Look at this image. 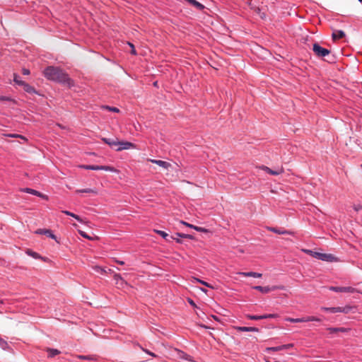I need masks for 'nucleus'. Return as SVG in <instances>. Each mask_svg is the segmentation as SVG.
<instances>
[{"instance_id": "nucleus-1", "label": "nucleus", "mask_w": 362, "mask_h": 362, "mask_svg": "<svg viewBox=\"0 0 362 362\" xmlns=\"http://www.w3.org/2000/svg\"><path fill=\"white\" fill-rule=\"evenodd\" d=\"M44 75L48 80L57 81L61 83L71 85V81L68 74L61 69L55 66H48L44 70Z\"/></svg>"}, {"instance_id": "nucleus-2", "label": "nucleus", "mask_w": 362, "mask_h": 362, "mask_svg": "<svg viewBox=\"0 0 362 362\" xmlns=\"http://www.w3.org/2000/svg\"><path fill=\"white\" fill-rule=\"evenodd\" d=\"M313 51L318 57H325L329 56L330 51L328 49L321 47L318 43L313 44Z\"/></svg>"}, {"instance_id": "nucleus-3", "label": "nucleus", "mask_w": 362, "mask_h": 362, "mask_svg": "<svg viewBox=\"0 0 362 362\" xmlns=\"http://www.w3.org/2000/svg\"><path fill=\"white\" fill-rule=\"evenodd\" d=\"M313 257L327 262H333L337 261V258L332 254L321 253L318 252L313 253Z\"/></svg>"}, {"instance_id": "nucleus-4", "label": "nucleus", "mask_w": 362, "mask_h": 362, "mask_svg": "<svg viewBox=\"0 0 362 362\" xmlns=\"http://www.w3.org/2000/svg\"><path fill=\"white\" fill-rule=\"evenodd\" d=\"M253 289L260 291L262 293H267L270 291L275 290H283L284 288V286H255L252 287Z\"/></svg>"}, {"instance_id": "nucleus-5", "label": "nucleus", "mask_w": 362, "mask_h": 362, "mask_svg": "<svg viewBox=\"0 0 362 362\" xmlns=\"http://www.w3.org/2000/svg\"><path fill=\"white\" fill-rule=\"evenodd\" d=\"M136 146L134 144L129 141H119V147L116 148L117 151H121L122 150H127L130 148H136Z\"/></svg>"}, {"instance_id": "nucleus-6", "label": "nucleus", "mask_w": 362, "mask_h": 362, "mask_svg": "<svg viewBox=\"0 0 362 362\" xmlns=\"http://www.w3.org/2000/svg\"><path fill=\"white\" fill-rule=\"evenodd\" d=\"M329 290L335 292L354 293L356 289L351 286H331Z\"/></svg>"}, {"instance_id": "nucleus-7", "label": "nucleus", "mask_w": 362, "mask_h": 362, "mask_svg": "<svg viewBox=\"0 0 362 362\" xmlns=\"http://www.w3.org/2000/svg\"><path fill=\"white\" fill-rule=\"evenodd\" d=\"M103 141L109 145L112 148H116L119 147V140L117 139H110V138H103Z\"/></svg>"}, {"instance_id": "nucleus-8", "label": "nucleus", "mask_w": 362, "mask_h": 362, "mask_svg": "<svg viewBox=\"0 0 362 362\" xmlns=\"http://www.w3.org/2000/svg\"><path fill=\"white\" fill-rule=\"evenodd\" d=\"M103 141L109 145L112 148H116L119 147V140L117 139H110V138H103Z\"/></svg>"}, {"instance_id": "nucleus-9", "label": "nucleus", "mask_w": 362, "mask_h": 362, "mask_svg": "<svg viewBox=\"0 0 362 362\" xmlns=\"http://www.w3.org/2000/svg\"><path fill=\"white\" fill-rule=\"evenodd\" d=\"M113 278L118 287L124 288V286L127 285V283L123 279V278L119 274L115 273L113 275Z\"/></svg>"}, {"instance_id": "nucleus-10", "label": "nucleus", "mask_w": 362, "mask_h": 362, "mask_svg": "<svg viewBox=\"0 0 362 362\" xmlns=\"http://www.w3.org/2000/svg\"><path fill=\"white\" fill-rule=\"evenodd\" d=\"M148 160L149 162H151L152 163H155V164L159 165L160 167H161L164 169H166V170H168L169 168L171 167V164L170 163L164 161V160H156V159H148Z\"/></svg>"}, {"instance_id": "nucleus-11", "label": "nucleus", "mask_w": 362, "mask_h": 362, "mask_svg": "<svg viewBox=\"0 0 362 362\" xmlns=\"http://www.w3.org/2000/svg\"><path fill=\"white\" fill-rule=\"evenodd\" d=\"M267 229L273 233H275L279 234V235H293L294 234V233L291 230L279 229V228H274V227H267Z\"/></svg>"}, {"instance_id": "nucleus-12", "label": "nucleus", "mask_w": 362, "mask_h": 362, "mask_svg": "<svg viewBox=\"0 0 362 362\" xmlns=\"http://www.w3.org/2000/svg\"><path fill=\"white\" fill-rule=\"evenodd\" d=\"M238 275L245 276V277H254V278H260L262 274L257 272H239L237 273Z\"/></svg>"}, {"instance_id": "nucleus-13", "label": "nucleus", "mask_w": 362, "mask_h": 362, "mask_svg": "<svg viewBox=\"0 0 362 362\" xmlns=\"http://www.w3.org/2000/svg\"><path fill=\"white\" fill-rule=\"evenodd\" d=\"M35 233L40 234V235H45L51 238L52 239H54V240L56 239L55 235H54L52 233V230H50L49 229H38L35 231Z\"/></svg>"}, {"instance_id": "nucleus-14", "label": "nucleus", "mask_w": 362, "mask_h": 362, "mask_svg": "<svg viewBox=\"0 0 362 362\" xmlns=\"http://www.w3.org/2000/svg\"><path fill=\"white\" fill-rule=\"evenodd\" d=\"M261 168L263 169L264 171H266L267 173L272 175H278L284 172L283 168H279L277 170H272L269 168L264 166V165H262L261 167Z\"/></svg>"}, {"instance_id": "nucleus-15", "label": "nucleus", "mask_w": 362, "mask_h": 362, "mask_svg": "<svg viewBox=\"0 0 362 362\" xmlns=\"http://www.w3.org/2000/svg\"><path fill=\"white\" fill-rule=\"evenodd\" d=\"M235 329L238 332H259V329L254 327H235Z\"/></svg>"}, {"instance_id": "nucleus-16", "label": "nucleus", "mask_w": 362, "mask_h": 362, "mask_svg": "<svg viewBox=\"0 0 362 362\" xmlns=\"http://www.w3.org/2000/svg\"><path fill=\"white\" fill-rule=\"evenodd\" d=\"M175 351L177 353V356L178 358H183V359H185V360H187V361H192V356H190L189 355L185 354L182 351L175 349Z\"/></svg>"}, {"instance_id": "nucleus-17", "label": "nucleus", "mask_w": 362, "mask_h": 362, "mask_svg": "<svg viewBox=\"0 0 362 362\" xmlns=\"http://www.w3.org/2000/svg\"><path fill=\"white\" fill-rule=\"evenodd\" d=\"M155 232L163 238L167 242H170V239H175L174 236L169 235L167 233L160 230H155Z\"/></svg>"}, {"instance_id": "nucleus-18", "label": "nucleus", "mask_w": 362, "mask_h": 362, "mask_svg": "<svg viewBox=\"0 0 362 362\" xmlns=\"http://www.w3.org/2000/svg\"><path fill=\"white\" fill-rule=\"evenodd\" d=\"M22 191L39 197H44V195L41 192L31 188H24Z\"/></svg>"}, {"instance_id": "nucleus-19", "label": "nucleus", "mask_w": 362, "mask_h": 362, "mask_svg": "<svg viewBox=\"0 0 362 362\" xmlns=\"http://www.w3.org/2000/svg\"><path fill=\"white\" fill-rule=\"evenodd\" d=\"M0 348L4 351H11L12 349L8 342L0 337Z\"/></svg>"}, {"instance_id": "nucleus-20", "label": "nucleus", "mask_w": 362, "mask_h": 362, "mask_svg": "<svg viewBox=\"0 0 362 362\" xmlns=\"http://www.w3.org/2000/svg\"><path fill=\"white\" fill-rule=\"evenodd\" d=\"M186 1L200 11L204 8V6L197 0H186Z\"/></svg>"}, {"instance_id": "nucleus-21", "label": "nucleus", "mask_w": 362, "mask_h": 362, "mask_svg": "<svg viewBox=\"0 0 362 362\" xmlns=\"http://www.w3.org/2000/svg\"><path fill=\"white\" fill-rule=\"evenodd\" d=\"M24 90L30 94H37V91L35 89L34 87L31 86L27 83H25V84L23 86Z\"/></svg>"}, {"instance_id": "nucleus-22", "label": "nucleus", "mask_w": 362, "mask_h": 362, "mask_svg": "<svg viewBox=\"0 0 362 362\" xmlns=\"http://www.w3.org/2000/svg\"><path fill=\"white\" fill-rule=\"evenodd\" d=\"M327 330L329 332V334L346 332L348 331V329L345 327H329Z\"/></svg>"}, {"instance_id": "nucleus-23", "label": "nucleus", "mask_w": 362, "mask_h": 362, "mask_svg": "<svg viewBox=\"0 0 362 362\" xmlns=\"http://www.w3.org/2000/svg\"><path fill=\"white\" fill-rule=\"evenodd\" d=\"M286 321L297 323V322H307L306 317H300V318H291V317H286L285 319Z\"/></svg>"}, {"instance_id": "nucleus-24", "label": "nucleus", "mask_w": 362, "mask_h": 362, "mask_svg": "<svg viewBox=\"0 0 362 362\" xmlns=\"http://www.w3.org/2000/svg\"><path fill=\"white\" fill-rule=\"evenodd\" d=\"M345 36V33L343 30H336L332 33V37L336 39H341Z\"/></svg>"}, {"instance_id": "nucleus-25", "label": "nucleus", "mask_w": 362, "mask_h": 362, "mask_svg": "<svg viewBox=\"0 0 362 362\" xmlns=\"http://www.w3.org/2000/svg\"><path fill=\"white\" fill-rule=\"evenodd\" d=\"M47 352L48 353V357L52 358L60 354V351L56 349L48 348L47 349Z\"/></svg>"}, {"instance_id": "nucleus-26", "label": "nucleus", "mask_w": 362, "mask_h": 362, "mask_svg": "<svg viewBox=\"0 0 362 362\" xmlns=\"http://www.w3.org/2000/svg\"><path fill=\"white\" fill-rule=\"evenodd\" d=\"M321 310L326 311V312H329L332 313H339V307H331V308L322 307Z\"/></svg>"}, {"instance_id": "nucleus-27", "label": "nucleus", "mask_w": 362, "mask_h": 362, "mask_svg": "<svg viewBox=\"0 0 362 362\" xmlns=\"http://www.w3.org/2000/svg\"><path fill=\"white\" fill-rule=\"evenodd\" d=\"M81 168L86 170H100V165H81Z\"/></svg>"}, {"instance_id": "nucleus-28", "label": "nucleus", "mask_w": 362, "mask_h": 362, "mask_svg": "<svg viewBox=\"0 0 362 362\" xmlns=\"http://www.w3.org/2000/svg\"><path fill=\"white\" fill-rule=\"evenodd\" d=\"M13 81L16 84L21 86H23L25 83V81H22L21 77L16 74H13Z\"/></svg>"}, {"instance_id": "nucleus-29", "label": "nucleus", "mask_w": 362, "mask_h": 362, "mask_svg": "<svg viewBox=\"0 0 362 362\" xmlns=\"http://www.w3.org/2000/svg\"><path fill=\"white\" fill-rule=\"evenodd\" d=\"M76 193H93V194H97V191L94 189L90 188H86V189H76Z\"/></svg>"}, {"instance_id": "nucleus-30", "label": "nucleus", "mask_w": 362, "mask_h": 362, "mask_svg": "<svg viewBox=\"0 0 362 362\" xmlns=\"http://www.w3.org/2000/svg\"><path fill=\"white\" fill-rule=\"evenodd\" d=\"M62 213L66 214V215H67V216H70L74 218L76 220H77L79 222H82L81 218L78 215H76V214H74L72 212L64 210V211H62Z\"/></svg>"}, {"instance_id": "nucleus-31", "label": "nucleus", "mask_w": 362, "mask_h": 362, "mask_svg": "<svg viewBox=\"0 0 362 362\" xmlns=\"http://www.w3.org/2000/svg\"><path fill=\"white\" fill-rule=\"evenodd\" d=\"M93 269L94 272L101 274H104L107 273V271L105 268H103L98 265L93 266Z\"/></svg>"}, {"instance_id": "nucleus-32", "label": "nucleus", "mask_w": 362, "mask_h": 362, "mask_svg": "<svg viewBox=\"0 0 362 362\" xmlns=\"http://www.w3.org/2000/svg\"><path fill=\"white\" fill-rule=\"evenodd\" d=\"M26 254L35 259H41L42 258L38 253L33 252L31 250H27Z\"/></svg>"}, {"instance_id": "nucleus-33", "label": "nucleus", "mask_w": 362, "mask_h": 362, "mask_svg": "<svg viewBox=\"0 0 362 362\" xmlns=\"http://www.w3.org/2000/svg\"><path fill=\"white\" fill-rule=\"evenodd\" d=\"M247 317L252 320H263L264 319V316L262 315H247Z\"/></svg>"}, {"instance_id": "nucleus-34", "label": "nucleus", "mask_w": 362, "mask_h": 362, "mask_svg": "<svg viewBox=\"0 0 362 362\" xmlns=\"http://www.w3.org/2000/svg\"><path fill=\"white\" fill-rule=\"evenodd\" d=\"M352 309L351 306L346 305L345 307H339V313H349Z\"/></svg>"}, {"instance_id": "nucleus-35", "label": "nucleus", "mask_w": 362, "mask_h": 362, "mask_svg": "<svg viewBox=\"0 0 362 362\" xmlns=\"http://www.w3.org/2000/svg\"><path fill=\"white\" fill-rule=\"evenodd\" d=\"M100 170L115 172V169L113 167L108 166V165H100Z\"/></svg>"}, {"instance_id": "nucleus-36", "label": "nucleus", "mask_w": 362, "mask_h": 362, "mask_svg": "<svg viewBox=\"0 0 362 362\" xmlns=\"http://www.w3.org/2000/svg\"><path fill=\"white\" fill-rule=\"evenodd\" d=\"M175 235L177 237H180V238H189V239H191V240L193 239V236L192 235H189V234L177 233H175Z\"/></svg>"}, {"instance_id": "nucleus-37", "label": "nucleus", "mask_w": 362, "mask_h": 362, "mask_svg": "<svg viewBox=\"0 0 362 362\" xmlns=\"http://www.w3.org/2000/svg\"><path fill=\"white\" fill-rule=\"evenodd\" d=\"M194 280L197 281V282H199V283H200V284H202L209 287V288H213L212 286H211L209 284H208L207 282H206V281H204L203 280H201V279H197V278H195Z\"/></svg>"}, {"instance_id": "nucleus-38", "label": "nucleus", "mask_w": 362, "mask_h": 362, "mask_svg": "<svg viewBox=\"0 0 362 362\" xmlns=\"http://www.w3.org/2000/svg\"><path fill=\"white\" fill-rule=\"evenodd\" d=\"M139 347L141 349V350H142L144 352L146 353L147 354H148V355H150V356H153V357H157V355H156L154 353H153V352L150 351L149 350H148V349H144V348H143V347H142V346H139Z\"/></svg>"}, {"instance_id": "nucleus-39", "label": "nucleus", "mask_w": 362, "mask_h": 362, "mask_svg": "<svg viewBox=\"0 0 362 362\" xmlns=\"http://www.w3.org/2000/svg\"><path fill=\"white\" fill-rule=\"evenodd\" d=\"M306 320H308L307 322H311V321L320 322V318L313 317V316L306 317Z\"/></svg>"}, {"instance_id": "nucleus-40", "label": "nucleus", "mask_w": 362, "mask_h": 362, "mask_svg": "<svg viewBox=\"0 0 362 362\" xmlns=\"http://www.w3.org/2000/svg\"><path fill=\"white\" fill-rule=\"evenodd\" d=\"M78 233H79V234H80L82 237H83V238H86V239H88V240H92V239H93L91 237H90L88 234H86V233L84 231H83V230H78Z\"/></svg>"}, {"instance_id": "nucleus-41", "label": "nucleus", "mask_w": 362, "mask_h": 362, "mask_svg": "<svg viewBox=\"0 0 362 362\" xmlns=\"http://www.w3.org/2000/svg\"><path fill=\"white\" fill-rule=\"evenodd\" d=\"M105 109L114 112H118L119 110L117 107H110V106H105L104 107Z\"/></svg>"}, {"instance_id": "nucleus-42", "label": "nucleus", "mask_w": 362, "mask_h": 362, "mask_svg": "<svg viewBox=\"0 0 362 362\" xmlns=\"http://www.w3.org/2000/svg\"><path fill=\"white\" fill-rule=\"evenodd\" d=\"M263 316H264V319H267V318H276L279 317V315L278 314H266V315H263Z\"/></svg>"}, {"instance_id": "nucleus-43", "label": "nucleus", "mask_w": 362, "mask_h": 362, "mask_svg": "<svg viewBox=\"0 0 362 362\" xmlns=\"http://www.w3.org/2000/svg\"><path fill=\"white\" fill-rule=\"evenodd\" d=\"M267 350L272 351H281V346H273V347L268 348Z\"/></svg>"}, {"instance_id": "nucleus-44", "label": "nucleus", "mask_w": 362, "mask_h": 362, "mask_svg": "<svg viewBox=\"0 0 362 362\" xmlns=\"http://www.w3.org/2000/svg\"><path fill=\"white\" fill-rule=\"evenodd\" d=\"M194 229L198 232H204L205 233L207 231V230L205 229L204 228H202V227H199V226H194Z\"/></svg>"}, {"instance_id": "nucleus-45", "label": "nucleus", "mask_w": 362, "mask_h": 362, "mask_svg": "<svg viewBox=\"0 0 362 362\" xmlns=\"http://www.w3.org/2000/svg\"><path fill=\"white\" fill-rule=\"evenodd\" d=\"M12 98L9 96H0V101H11Z\"/></svg>"}, {"instance_id": "nucleus-46", "label": "nucleus", "mask_w": 362, "mask_h": 362, "mask_svg": "<svg viewBox=\"0 0 362 362\" xmlns=\"http://www.w3.org/2000/svg\"><path fill=\"white\" fill-rule=\"evenodd\" d=\"M291 347H293V344H284V345H281V350L288 349H290Z\"/></svg>"}, {"instance_id": "nucleus-47", "label": "nucleus", "mask_w": 362, "mask_h": 362, "mask_svg": "<svg viewBox=\"0 0 362 362\" xmlns=\"http://www.w3.org/2000/svg\"><path fill=\"white\" fill-rule=\"evenodd\" d=\"M180 223H182V224H183V225H185V226H187L189 228H191L194 229V226L192 225V224L188 223H187V222H185L184 221H181Z\"/></svg>"}, {"instance_id": "nucleus-48", "label": "nucleus", "mask_w": 362, "mask_h": 362, "mask_svg": "<svg viewBox=\"0 0 362 362\" xmlns=\"http://www.w3.org/2000/svg\"><path fill=\"white\" fill-rule=\"evenodd\" d=\"M354 209L356 211H360L361 209H362V205L361 204H357V205H354Z\"/></svg>"}, {"instance_id": "nucleus-49", "label": "nucleus", "mask_w": 362, "mask_h": 362, "mask_svg": "<svg viewBox=\"0 0 362 362\" xmlns=\"http://www.w3.org/2000/svg\"><path fill=\"white\" fill-rule=\"evenodd\" d=\"M22 73H23V75H28V74H30V70L28 69L24 68L22 70Z\"/></svg>"}, {"instance_id": "nucleus-50", "label": "nucleus", "mask_w": 362, "mask_h": 362, "mask_svg": "<svg viewBox=\"0 0 362 362\" xmlns=\"http://www.w3.org/2000/svg\"><path fill=\"white\" fill-rule=\"evenodd\" d=\"M78 358H81V359H83V360H89V359H90V357L88 356H82L81 355V356H79Z\"/></svg>"}, {"instance_id": "nucleus-51", "label": "nucleus", "mask_w": 362, "mask_h": 362, "mask_svg": "<svg viewBox=\"0 0 362 362\" xmlns=\"http://www.w3.org/2000/svg\"><path fill=\"white\" fill-rule=\"evenodd\" d=\"M304 252H305V253H307V254L310 255H311V256H313V253H315V252H313V251H312V250H304Z\"/></svg>"}, {"instance_id": "nucleus-52", "label": "nucleus", "mask_w": 362, "mask_h": 362, "mask_svg": "<svg viewBox=\"0 0 362 362\" xmlns=\"http://www.w3.org/2000/svg\"><path fill=\"white\" fill-rule=\"evenodd\" d=\"M116 263L120 264V265H124V262L123 261H120V260H118L117 259H113Z\"/></svg>"}, {"instance_id": "nucleus-53", "label": "nucleus", "mask_w": 362, "mask_h": 362, "mask_svg": "<svg viewBox=\"0 0 362 362\" xmlns=\"http://www.w3.org/2000/svg\"><path fill=\"white\" fill-rule=\"evenodd\" d=\"M131 53L132 54H134V55L136 54V49L134 48V46H132V50H131Z\"/></svg>"}, {"instance_id": "nucleus-54", "label": "nucleus", "mask_w": 362, "mask_h": 362, "mask_svg": "<svg viewBox=\"0 0 362 362\" xmlns=\"http://www.w3.org/2000/svg\"><path fill=\"white\" fill-rule=\"evenodd\" d=\"M174 238H175V239H174V240H175L177 243H181V240H180L179 238H176V237H175V236H174ZM173 240V239H170V241H171V240Z\"/></svg>"}, {"instance_id": "nucleus-55", "label": "nucleus", "mask_w": 362, "mask_h": 362, "mask_svg": "<svg viewBox=\"0 0 362 362\" xmlns=\"http://www.w3.org/2000/svg\"><path fill=\"white\" fill-rule=\"evenodd\" d=\"M189 304H191L192 305L195 306V304H194V301H193L192 300L189 299Z\"/></svg>"}, {"instance_id": "nucleus-56", "label": "nucleus", "mask_w": 362, "mask_h": 362, "mask_svg": "<svg viewBox=\"0 0 362 362\" xmlns=\"http://www.w3.org/2000/svg\"><path fill=\"white\" fill-rule=\"evenodd\" d=\"M11 137H13V138H16V137H21V136L20 135H18V134H11Z\"/></svg>"}, {"instance_id": "nucleus-57", "label": "nucleus", "mask_w": 362, "mask_h": 362, "mask_svg": "<svg viewBox=\"0 0 362 362\" xmlns=\"http://www.w3.org/2000/svg\"><path fill=\"white\" fill-rule=\"evenodd\" d=\"M57 125L61 128V129H65V127H64L63 125L60 124H57Z\"/></svg>"}, {"instance_id": "nucleus-58", "label": "nucleus", "mask_w": 362, "mask_h": 362, "mask_svg": "<svg viewBox=\"0 0 362 362\" xmlns=\"http://www.w3.org/2000/svg\"><path fill=\"white\" fill-rule=\"evenodd\" d=\"M128 45L130 46L131 48H132V46H134V45L131 42H128Z\"/></svg>"}, {"instance_id": "nucleus-59", "label": "nucleus", "mask_w": 362, "mask_h": 362, "mask_svg": "<svg viewBox=\"0 0 362 362\" xmlns=\"http://www.w3.org/2000/svg\"><path fill=\"white\" fill-rule=\"evenodd\" d=\"M201 290H202L203 292H204V293H206V291H206V289H204V288H201Z\"/></svg>"}, {"instance_id": "nucleus-60", "label": "nucleus", "mask_w": 362, "mask_h": 362, "mask_svg": "<svg viewBox=\"0 0 362 362\" xmlns=\"http://www.w3.org/2000/svg\"><path fill=\"white\" fill-rule=\"evenodd\" d=\"M108 272H109L110 273H112V271L111 269H109V270H108Z\"/></svg>"}, {"instance_id": "nucleus-61", "label": "nucleus", "mask_w": 362, "mask_h": 362, "mask_svg": "<svg viewBox=\"0 0 362 362\" xmlns=\"http://www.w3.org/2000/svg\"><path fill=\"white\" fill-rule=\"evenodd\" d=\"M153 85L156 86L157 85V82H154Z\"/></svg>"}, {"instance_id": "nucleus-62", "label": "nucleus", "mask_w": 362, "mask_h": 362, "mask_svg": "<svg viewBox=\"0 0 362 362\" xmlns=\"http://www.w3.org/2000/svg\"><path fill=\"white\" fill-rule=\"evenodd\" d=\"M358 1H359L361 4H362V0H358Z\"/></svg>"}, {"instance_id": "nucleus-63", "label": "nucleus", "mask_w": 362, "mask_h": 362, "mask_svg": "<svg viewBox=\"0 0 362 362\" xmlns=\"http://www.w3.org/2000/svg\"><path fill=\"white\" fill-rule=\"evenodd\" d=\"M361 167H362V164H361Z\"/></svg>"}]
</instances>
